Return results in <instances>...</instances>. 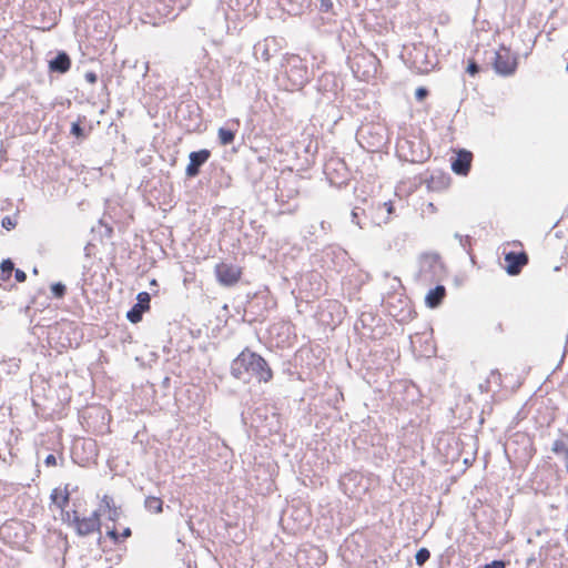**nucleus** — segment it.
Wrapping results in <instances>:
<instances>
[{
	"instance_id": "f257e3e1",
	"label": "nucleus",
	"mask_w": 568,
	"mask_h": 568,
	"mask_svg": "<svg viewBox=\"0 0 568 568\" xmlns=\"http://www.w3.org/2000/svg\"><path fill=\"white\" fill-rule=\"evenodd\" d=\"M231 374L234 378L248 382L255 378L258 383L273 379V369L260 354L244 348L232 362Z\"/></svg>"
},
{
	"instance_id": "f03ea898",
	"label": "nucleus",
	"mask_w": 568,
	"mask_h": 568,
	"mask_svg": "<svg viewBox=\"0 0 568 568\" xmlns=\"http://www.w3.org/2000/svg\"><path fill=\"white\" fill-rule=\"evenodd\" d=\"M379 59L372 51L355 53L351 60V69L354 75L364 82L373 80L378 70Z\"/></svg>"
},
{
	"instance_id": "7ed1b4c3",
	"label": "nucleus",
	"mask_w": 568,
	"mask_h": 568,
	"mask_svg": "<svg viewBox=\"0 0 568 568\" xmlns=\"http://www.w3.org/2000/svg\"><path fill=\"white\" fill-rule=\"evenodd\" d=\"M493 68L503 77L513 75L518 68V58L509 48L500 45L495 51Z\"/></svg>"
},
{
	"instance_id": "20e7f679",
	"label": "nucleus",
	"mask_w": 568,
	"mask_h": 568,
	"mask_svg": "<svg viewBox=\"0 0 568 568\" xmlns=\"http://www.w3.org/2000/svg\"><path fill=\"white\" fill-rule=\"evenodd\" d=\"M214 274L216 281L222 286L232 287L240 283L243 276V267L227 262H220L214 266Z\"/></svg>"
},
{
	"instance_id": "39448f33",
	"label": "nucleus",
	"mask_w": 568,
	"mask_h": 568,
	"mask_svg": "<svg viewBox=\"0 0 568 568\" xmlns=\"http://www.w3.org/2000/svg\"><path fill=\"white\" fill-rule=\"evenodd\" d=\"M287 80L291 82V90L302 89L308 81V70L300 58H292L286 70Z\"/></svg>"
},
{
	"instance_id": "423d86ee",
	"label": "nucleus",
	"mask_w": 568,
	"mask_h": 568,
	"mask_svg": "<svg viewBox=\"0 0 568 568\" xmlns=\"http://www.w3.org/2000/svg\"><path fill=\"white\" fill-rule=\"evenodd\" d=\"M72 525L80 536H89L101 528V514L93 511L88 517H80L77 511L73 514Z\"/></svg>"
},
{
	"instance_id": "0eeeda50",
	"label": "nucleus",
	"mask_w": 568,
	"mask_h": 568,
	"mask_svg": "<svg viewBox=\"0 0 568 568\" xmlns=\"http://www.w3.org/2000/svg\"><path fill=\"white\" fill-rule=\"evenodd\" d=\"M505 270L509 275H518L523 267L528 264V255L524 250L504 252Z\"/></svg>"
},
{
	"instance_id": "6e6552de",
	"label": "nucleus",
	"mask_w": 568,
	"mask_h": 568,
	"mask_svg": "<svg viewBox=\"0 0 568 568\" xmlns=\"http://www.w3.org/2000/svg\"><path fill=\"white\" fill-rule=\"evenodd\" d=\"M473 153L465 149L458 150L456 158L452 160V171L457 175L466 176L471 168Z\"/></svg>"
},
{
	"instance_id": "1a4fd4ad",
	"label": "nucleus",
	"mask_w": 568,
	"mask_h": 568,
	"mask_svg": "<svg viewBox=\"0 0 568 568\" xmlns=\"http://www.w3.org/2000/svg\"><path fill=\"white\" fill-rule=\"evenodd\" d=\"M211 152L206 149L191 152L189 155V164L185 169V174L189 178H194L200 173V168L210 159Z\"/></svg>"
},
{
	"instance_id": "9d476101",
	"label": "nucleus",
	"mask_w": 568,
	"mask_h": 568,
	"mask_svg": "<svg viewBox=\"0 0 568 568\" xmlns=\"http://www.w3.org/2000/svg\"><path fill=\"white\" fill-rule=\"evenodd\" d=\"M446 297V288L443 285H437L435 288H432L425 296V304L429 308L438 307L444 298Z\"/></svg>"
},
{
	"instance_id": "9b49d317",
	"label": "nucleus",
	"mask_w": 568,
	"mask_h": 568,
	"mask_svg": "<svg viewBox=\"0 0 568 568\" xmlns=\"http://www.w3.org/2000/svg\"><path fill=\"white\" fill-rule=\"evenodd\" d=\"M71 68V60L65 52H60L49 62V69L54 72L65 73Z\"/></svg>"
},
{
	"instance_id": "f8f14e48",
	"label": "nucleus",
	"mask_w": 568,
	"mask_h": 568,
	"mask_svg": "<svg viewBox=\"0 0 568 568\" xmlns=\"http://www.w3.org/2000/svg\"><path fill=\"white\" fill-rule=\"evenodd\" d=\"M50 499L59 509L63 510L68 506L70 500V493L68 490V486H65L63 489L54 488L51 491Z\"/></svg>"
},
{
	"instance_id": "ddd939ff",
	"label": "nucleus",
	"mask_w": 568,
	"mask_h": 568,
	"mask_svg": "<svg viewBox=\"0 0 568 568\" xmlns=\"http://www.w3.org/2000/svg\"><path fill=\"white\" fill-rule=\"evenodd\" d=\"M105 532L113 544H122L132 536L130 527H124L121 531H119L115 526L106 527Z\"/></svg>"
},
{
	"instance_id": "4468645a",
	"label": "nucleus",
	"mask_w": 568,
	"mask_h": 568,
	"mask_svg": "<svg viewBox=\"0 0 568 568\" xmlns=\"http://www.w3.org/2000/svg\"><path fill=\"white\" fill-rule=\"evenodd\" d=\"M145 508L154 514H160L163 510V500L160 497L149 496L145 499Z\"/></svg>"
},
{
	"instance_id": "2eb2a0df",
	"label": "nucleus",
	"mask_w": 568,
	"mask_h": 568,
	"mask_svg": "<svg viewBox=\"0 0 568 568\" xmlns=\"http://www.w3.org/2000/svg\"><path fill=\"white\" fill-rule=\"evenodd\" d=\"M219 141L222 145H229L233 143L235 139V130L227 128H220L217 131Z\"/></svg>"
},
{
	"instance_id": "dca6fc26",
	"label": "nucleus",
	"mask_w": 568,
	"mask_h": 568,
	"mask_svg": "<svg viewBox=\"0 0 568 568\" xmlns=\"http://www.w3.org/2000/svg\"><path fill=\"white\" fill-rule=\"evenodd\" d=\"M13 270H14V266H13V263L11 262V260H4L0 264V283L9 281Z\"/></svg>"
},
{
	"instance_id": "f3484780",
	"label": "nucleus",
	"mask_w": 568,
	"mask_h": 568,
	"mask_svg": "<svg viewBox=\"0 0 568 568\" xmlns=\"http://www.w3.org/2000/svg\"><path fill=\"white\" fill-rule=\"evenodd\" d=\"M115 500L110 495H103L100 501V509L98 510L100 514H105L109 510L116 508Z\"/></svg>"
},
{
	"instance_id": "a211bd4d",
	"label": "nucleus",
	"mask_w": 568,
	"mask_h": 568,
	"mask_svg": "<svg viewBox=\"0 0 568 568\" xmlns=\"http://www.w3.org/2000/svg\"><path fill=\"white\" fill-rule=\"evenodd\" d=\"M145 311L141 308L140 305L134 304L132 308L126 313V318L133 323L136 324L142 321L143 313Z\"/></svg>"
},
{
	"instance_id": "6ab92c4d",
	"label": "nucleus",
	"mask_w": 568,
	"mask_h": 568,
	"mask_svg": "<svg viewBox=\"0 0 568 568\" xmlns=\"http://www.w3.org/2000/svg\"><path fill=\"white\" fill-rule=\"evenodd\" d=\"M422 263H423V267L426 265H429V266L438 265L439 267H442L439 256L437 254H430V253L424 254L422 256Z\"/></svg>"
},
{
	"instance_id": "aec40b11",
	"label": "nucleus",
	"mask_w": 568,
	"mask_h": 568,
	"mask_svg": "<svg viewBox=\"0 0 568 568\" xmlns=\"http://www.w3.org/2000/svg\"><path fill=\"white\" fill-rule=\"evenodd\" d=\"M136 300H138L136 305H140L141 308H143L144 311H149L150 310L151 297H150V294L148 292L139 293L138 296H136Z\"/></svg>"
},
{
	"instance_id": "412c9836",
	"label": "nucleus",
	"mask_w": 568,
	"mask_h": 568,
	"mask_svg": "<svg viewBox=\"0 0 568 568\" xmlns=\"http://www.w3.org/2000/svg\"><path fill=\"white\" fill-rule=\"evenodd\" d=\"M52 295L57 298H62L65 295L67 287L61 282L53 283L51 285Z\"/></svg>"
},
{
	"instance_id": "4be33fe9",
	"label": "nucleus",
	"mask_w": 568,
	"mask_h": 568,
	"mask_svg": "<svg viewBox=\"0 0 568 568\" xmlns=\"http://www.w3.org/2000/svg\"><path fill=\"white\" fill-rule=\"evenodd\" d=\"M429 550L427 548H420L415 555L416 564L418 566H423L429 559Z\"/></svg>"
},
{
	"instance_id": "5701e85b",
	"label": "nucleus",
	"mask_w": 568,
	"mask_h": 568,
	"mask_svg": "<svg viewBox=\"0 0 568 568\" xmlns=\"http://www.w3.org/2000/svg\"><path fill=\"white\" fill-rule=\"evenodd\" d=\"M89 132H85L83 128H81L80 122H73L71 125V134L77 139H84Z\"/></svg>"
},
{
	"instance_id": "b1692460",
	"label": "nucleus",
	"mask_w": 568,
	"mask_h": 568,
	"mask_svg": "<svg viewBox=\"0 0 568 568\" xmlns=\"http://www.w3.org/2000/svg\"><path fill=\"white\" fill-rule=\"evenodd\" d=\"M413 65L417 72L422 74L428 73L432 70V65L429 63L418 64L417 61H414Z\"/></svg>"
},
{
	"instance_id": "393cba45",
	"label": "nucleus",
	"mask_w": 568,
	"mask_h": 568,
	"mask_svg": "<svg viewBox=\"0 0 568 568\" xmlns=\"http://www.w3.org/2000/svg\"><path fill=\"white\" fill-rule=\"evenodd\" d=\"M159 2L164 4V14H169L172 12L176 0H158Z\"/></svg>"
},
{
	"instance_id": "a878e982",
	"label": "nucleus",
	"mask_w": 568,
	"mask_h": 568,
	"mask_svg": "<svg viewBox=\"0 0 568 568\" xmlns=\"http://www.w3.org/2000/svg\"><path fill=\"white\" fill-rule=\"evenodd\" d=\"M108 515V518L112 521H116L120 518L121 509L120 507H116L112 510H109L105 513Z\"/></svg>"
},
{
	"instance_id": "bb28decb",
	"label": "nucleus",
	"mask_w": 568,
	"mask_h": 568,
	"mask_svg": "<svg viewBox=\"0 0 568 568\" xmlns=\"http://www.w3.org/2000/svg\"><path fill=\"white\" fill-rule=\"evenodd\" d=\"M428 95V90L424 87H419L415 91V97L418 101H423Z\"/></svg>"
},
{
	"instance_id": "cd10ccee",
	"label": "nucleus",
	"mask_w": 568,
	"mask_h": 568,
	"mask_svg": "<svg viewBox=\"0 0 568 568\" xmlns=\"http://www.w3.org/2000/svg\"><path fill=\"white\" fill-rule=\"evenodd\" d=\"M79 445H81L83 448L85 447V445H88V446L91 448V450H94V444H93V443H91V442H88V443H87L85 440L77 442V443L74 444V446H73V450H72V454H73L74 456H77V454H78L77 452H78Z\"/></svg>"
},
{
	"instance_id": "c85d7f7f",
	"label": "nucleus",
	"mask_w": 568,
	"mask_h": 568,
	"mask_svg": "<svg viewBox=\"0 0 568 568\" xmlns=\"http://www.w3.org/2000/svg\"><path fill=\"white\" fill-rule=\"evenodd\" d=\"M467 72L470 75H475V74H477L479 72V67H478V64L474 60H470L468 62Z\"/></svg>"
},
{
	"instance_id": "c756f323",
	"label": "nucleus",
	"mask_w": 568,
	"mask_h": 568,
	"mask_svg": "<svg viewBox=\"0 0 568 568\" xmlns=\"http://www.w3.org/2000/svg\"><path fill=\"white\" fill-rule=\"evenodd\" d=\"M1 223L2 226L8 231L16 227V222L10 216L3 217Z\"/></svg>"
},
{
	"instance_id": "7c9ffc66",
	"label": "nucleus",
	"mask_w": 568,
	"mask_h": 568,
	"mask_svg": "<svg viewBox=\"0 0 568 568\" xmlns=\"http://www.w3.org/2000/svg\"><path fill=\"white\" fill-rule=\"evenodd\" d=\"M44 464L47 467H55L58 465L57 457L53 454H50L45 457Z\"/></svg>"
},
{
	"instance_id": "2f4dec72",
	"label": "nucleus",
	"mask_w": 568,
	"mask_h": 568,
	"mask_svg": "<svg viewBox=\"0 0 568 568\" xmlns=\"http://www.w3.org/2000/svg\"><path fill=\"white\" fill-rule=\"evenodd\" d=\"M84 79L87 82L94 84L98 81V75L94 72L90 71L84 74Z\"/></svg>"
},
{
	"instance_id": "473e14b6",
	"label": "nucleus",
	"mask_w": 568,
	"mask_h": 568,
	"mask_svg": "<svg viewBox=\"0 0 568 568\" xmlns=\"http://www.w3.org/2000/svg\"><path fill=\"white\" fill-rule=\"evenodd\" d=\"M14 277H16L17 282L22 283L26 281L27 275L22 270H16Z\"/></svg>"
},
{
	"instance_id": "72a5a7b5",
	"label": "nucleus",
	"mask_w": 568,
	"mask_h": 568,
	"mask_svg": "<svg viewBox=\"0 0 568 568\" xmlns=\"http://www.w3.org/2000/svg\"><path fill=\"white\" fill-rule=\"evenodd\" d=\"M484 568H505V562L501 560H494L493 562L485 565Z\"/></svg>"
},
{
	"instance_id": "f704fd0d",
	"label": "nucleus",
	"mask_w": 568,
	"mask_h": 568,
	"mask_svg": "<svg viewBox=\"0 0 568 568\" xmlns=\"http://www.w3.org/2000/svg\"><path fill=\"white\" fill-rule=\"evenodd\" d=\"M424 212H428V213H430V214H434V213H436V212H437V207L434 205V203L428 202V203L426 204V207L424 209Z\"/></svg>"
},
{
	"instance_id": "c9c22d12",
	"label": "nucleus",
	"mask_w": 568,
	"mask_h": 568,
	"mask_svg": "<svg viewBox=\"0 0 568 568\" xmlns=\"http://www.w3.org/2000/svg\"><path fill=\"white\" fill-rule=\"evenodd\" d=\"M383 206L386 209L387 213L390 215L394 212V205L390 201L385 202Z\"/></svg>"
},
{
	"instance_id": "e433bc0d",
	"label": "nucleus",
	"mask_w": 568,
	"mask_h": 568,
	"mask_svg": "<svg viewBox=\"0 0 568 568\" xmlns=\"http://www.w3.org/2000/svg\"><path fill=\"white\" fill-rule=\"evenodd\" d=\"M321 4L325 9V11L329 10L333 6L331 0H322Z\"/></svg>"
},
{
	"instance_id": "4c0bfd02",
	"label": "nucleus",
	"mask_w": 568,
	"mask_h": 568,
	"mask_svg": "<svg viewBox=\"0 0 568 568\" xmlns=\"http://www.w3.org/2000/svg\"><path fill=\"white\" fill-rule=\"evenodd\" d=\"M262 58H263V60H264V61H268V60H270L271 55H270V53H268V51H267V50H265V51L263 52Z\"/></svg>"
}]
</instances>
